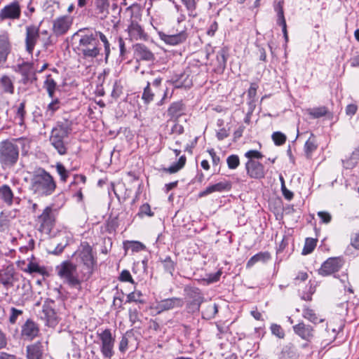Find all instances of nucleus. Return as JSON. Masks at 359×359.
Returning a JSON list of instances; mask_svg holds the SVG:
<instances>
[{
    "instance_id": "obj_1",
    "label": "nucleus",
    "mask_w": 359,
    "mask_h": 359,
    "mask_svg": "<svg viewBox=\"0 0 359 359\" xmlns=\"http://www.w3.org/2000/svg\"><path fill=\"white\" fill-rule=\"evenodd\" d=\"M56 187L54 177L45 169L40 168L33 172L29 189L34 195L41 198L49 196Z\"/></svg>"
},
{
    "instance_id": "obj_2",
    "label": "nucleus",
    "mask_w": 359,
    "mask_h": 359,
    "mask_svg": "<svg viewBox=\"0 0 359 359\" xmlns=\"http://www.w3.org/2000/svg\"><path fill=\"white\" fill-rule=\"evenodd\" d=\"M72 121L64 120L57 122L55 127L52 129L50 142L60 155L67 153V138L72 131Z\"/></svg>"
},
{
    "instance_id": "obj_3",
    "label": "nucleus",
    "mask_w": 359,
    "mask_h": 359,
    "mask_svg": "<svg viewBox=\"0 0 359 359\" xmlns=\"http://www.w3.org/2000/svg\"><path fill=\"white\" fill-rule=\"evenodd\" d=\"M18 140L7 139L0 142V165L3 169L11 168L17 164L20 156Z\"/></svg>"
},
{
    "instance_id": "obj_4",
    "label": "nucleus",
    "mask_w": 359,
    "mask_h": 359,
    "mask_svg": "<svg viewBox=\"0 0 359 359\" xmlns=\"http://www.w3.org/2000/svg\"><path fill=\"white\" fill-rule=\"evenodd\" d=\"M143 81L147 83L146 86L143 88L142 94V100L145 104H149L154 102L156 97L160 95L161 92L162 81L161 76H158L152 79L154 72L153 71L142 72Z\"/></svg>"
},
{
    "instance_id": "obj_5",
    "label": "nucleus",
    "mask_w": 359,
    "mask_h": 359,
    "mask_svg": "<svg viewBox=\"0 0 359 359\" xmlns=\"http://www.w3.org/2000/svg\"><path fill=\"white\" fill-rule=\"evenodd\" d=\"M116 337L110 328L100 327L96 331V339L94 341L100 345V351L106 358H111L114 354Z\"/></svg>"
},
{
    "instance_id": "obj_6",
    "label": "nucleus",
    "mask_w": 359,
    "mask_h": 359,
    "mask_svg": "<svg viewBox=\"0 0 359 359\" xmlns=\"http://www.w3.org/2000/svg\"><path fill=\"white\" fill-rule=\"evenodd\" d=\"M56 211L53 205L46 207L35 219L37 230L41 233L49 235L55 225Z\"/></svg>"
},
{
    "instance_id": "obj_7",
    "label": "nucleus",
    "mask_w": 359,
    "mask_h": 359,
    "mask_svg": "<svg viewBox=\"0 0 359 359\" xmlns=\"http://www.w3.org/2000/svg\"><path fill=\"white\" fill-rule=\"evenodd\" d=\"M186 308L189 313H194L200 310L204 297L201 290L196 287L187 285L184 289Z\"/></svg>"
},
{
    "instance_id": "obj_8",
    "label": "nucleus",
    "mask_w": 359,
    "mask_h": 359,
    "mask_svg": "<svg viewBox=\"0 0 359 359\" xmlns=\"http://www.w3.org/2000/svg\"><path fill=\"white\" fill-rule=\"evenodd\" d=\"M57 276L65 283L72 287L79 285L76 275V266L69 261H64L55 267Z\"/></svg>"
},
{
    "instance_id": "obj_9",
    "label": "nucleus",
    "mask_w": 359,
    "mask_h": 359,
    "mask_svg": "<svg viewBox=\"0 0 359 359\" xmlns=\"http://www.w3.org/2000/svg\"><path fill=\"white\" fill-rule=\"evenodd\" d=\"M50 33L46 30L39 32V27L36 25H29L26 27V45H49Z\"/></svg>"
},
{
    "instance_id": "obj_10",
    "label": "nucleus",
    "mask_w": 359,
    "mask_h": 359,
    "mask_svg": "<svg viewBox=\"0 0 359 359\" xmlns=\"http://www.w3.org/2000/svg\"><path fill=\"white\" fill-rule=\"evenodd\" d=\"M345 259L343 257H331L323 262L318 269V275L326 277L334 276L338 273L344 266Z\"/></svg>"
},
{
    "instance_id": "obj_11",
    "label": "nucleus",
    "mask_w": 359,
    "mask_h": 359,
    "mask_svg": "<svg viewBox=\"0 0 359 359\" xmlns=\"http://www.w3.org/2000/svg\"><path fill=\"white\" fill-rule=\"evenodd\" d=\"M158 34L161 39L168 45H177L179 43H182L185 42L188 36L185 29H177L176 32L172 29L168 31L167 34L160 32Z\"/></svg>"
},
{
    "instance_id": "obj_12",
    "label": "nucleus",
    "mask_w": 359,
    "mask_h": 359,
    "mask_svg": "<svg viewBox=\"0 0 359 359\" xmlns=\"http://www.w3.org/2000/svg\"><path fill=\"white\" fill-rule=\"evenodd\" d=\"M21 15V8L18 1H13L5 6L0 11V21L5 20H18Z\"/></svg>"
},
{
    "instance_id": "obj_13",
    "label": "nucleus",
    "mask_w": 359,
    "mask_h": 359,
    "mask_svg": "<svg viewBox=\"0 0 359 359\" xmlns=\"http://www.w3.org/2000/svg\"><path fill=\"white\" fill-rule=\"evenodd\" d=\"M15 72L22 75V82L24 84L32 83L36 80V71L32 63L22 62L18 65Z\"/></svg>"
},
{
    "instance_id": "obj_14",
    "label": "nucleus",
    "mask_w": 359,
    "mask_h": 359,
    "mask_svg": "<svg viewBox=\"0 0 359 359\" xmlns=\"http://www.w3.org/2000/svg\"><path fill=\"white\" fill-rule=\"evenodd\" d=\"M247 175L252 179L260 180L265 177L264 166L258 161H248L245 165Z\"/></svg>"
},
{
    "instance_id": "obj_15",
    "label": "nucleus",
    "mask_w": 359,
    "mask_h": 359,
    "mask_svg": "<svg viewBox=\"0 0 359 359\" xmlns=\"http://www.w3.org/2000/svg\"><path fill=\"white\" fill-rule=\"evenodd\" d=\"M0 280H1V284L6 289L14 285L17 278L15 268L12 264L4 266L0 269Z\"/></svg>"
},
{
    "instance_id": "obj_16",
    "label": "nucleus",
    "mask_w": 359,
    "mask_h": 359,
    "mask_svg": "<svg viewBox=\"0 0 359 359\" xmlns=\"http://www.w3.org/2000/svg\"><path fill=\"white\" fill-rule=\"evenodd\" d=\"M292 329L295 334L307 341H310L315 336L313 327L302 320L294 325Z\"/></svg>"
},
{
    "instance_id": "obj_17",
    "label": "nucleus",
    "mask_w": 359,
    "mask_h": 359,
    "mask_svg": "<svg viewBox=\"0 0 359 359\" xmlns=\"http://www.w3.org/2000/svg\"><path fill=\"white\" fill-rule=\"evenodd\" d=\"M72 22V18L69 15H64L57 18L53 22V32L57 35L65 34L70 28Z\"/></svg>"
},
{
    "instance_id": "obj_18",
    "label": "nucleus",
    "mask_w": 359,
    "mask_h": 359,
    "mask_svg": "<svg viewBox=\"0 0 359 359\" xmlns=\"http://www.w3.org/2000/svg\"><path fill=\"white\" fill-rule=\"evenodd\" d=\"M231 187L232 184L231 182L228 180H224L215 184L208 186L205 188V189L198 194V196L202 198L214 192L228 191L231 189Z\"/></svg>"
},
{
    "instance_id": "obj_19",
    "label": "nucleus",
    "mask_w": 359,
    "mask_h": 359,
    "mask_svg": "<svg viewBox=\"0 0 359 359\" xmlns=\"http://www.w3.org/2000/svg\"><path fill=\"white\" fill-rule=\"evenodd\" d=\"M37 325L32 320L28 319L22 326L21 336L23 339L31 341L39 334Z\"/></svg>"
},
{
    "instance_id": "obj_20",
    "label": "nucleus",
    "mask_w": 359,
    "mask_h": 359,
    "mask_svg": "<svg viewBox=\"0 0 359 359\" xmlns=\"http://www.w3.org/2000/svg\"><path fill=\"white\" fill-rule=\"evenodd\" d=\"M345 326V320L340 315H334L327 323L326 330L333 333V338L343 331Z\"/></svg>"
},
{
    "instance_id": "obj_21",
    "label": "nucleus",
    "mask_w": 359,
    "mask_h": 359,
    "mask_svg": "<svg viewBox=\"0 0 359 359\" xmlns=\"http://www.w3.org/2000/svg\"><path fill=\"white\" fill-rule=\"evenodd\" d=\"M74 255L78 263L88 267L90 263V245L88 243L82 241Z\"/></svg>"
},
{
    "instance_id": "obj_22",
    "label": "nucleus",
    "mask_w": 359,
    "mask_h": 359,
    "mask_svg": "<svg viewBox=\"0 0 359 359\" xmlns=\"http://www.w3.org/2000/svg\"><path fill=\"white\" fill-rule=\"evenodd\" d=\"M182 305L183 302L181 298L172 297L162 299L158 302L156 304V309L158 310V313H161L163 311L171 310L174 308L181 307Z\"/></svg>"
},
{
    "instance_id": "obj_23",
    "label": "nucleus",
    "mask_w": 359,
    "mask_h": 359,
    "mask_svg": "<svg viewBox=\"0 0 359 359\" xmlns=\"http://www.w3.org/2000/svg\"><path fill=\"white\" fill-rule=\"evenodd\" d=\"M283 4V0L279 1L274 5V10L277 13V24L282 27V31L285 39V42H287L288 35L287 31L286 20L284 16Z\"/></svg>"
},
{
    "instance_id": "obj_24",
    "label": "nucleus",
    "mask_w": 359,
    "mask_h": 359,
    "mask_svg": "<svg viewBox=\"0 0 359 359\" xmlns=\"http://www.w3.org/2000/svg\"><path fill=\"white\" fill-rule=\"evenodd\" d=\"M0 201L8 207L12 206L15 201H18L17 203H19V198L14 196L11 188L8 184L0 187Z\"/></svg>"
},
{
    "instance_id": "obj_25",
    "label": "nucleus",
    "mask_w": 359,
    "mask_h": 359,
    "mask_svg": "<svg viewBox=\"0 0 359 359\" xmlns=\"http://www.w3.org/2000/svg\"><path fill=\"white\" fill-rule=\"evenodd\" d=\"M128 34L130 40H140L144 42H148L149 36L146 34L142 27L138 24H132L128 28Z\"/></svg>"
},
{
    "instance_id": "obj_26",
    "label": "nucleus",
    "mask_w": 359,
    "mask_h": 359,
    "mask_svg": "<svg viewBox=\"0 0 359 359\" xmlns=\"http://www.w3.org/2000/svg\"><path fill=\"white\" fill-rule=\"evenodd\" d=\"M168 82L171 83L175 88H190L193 84V79L184 71L180 75L173 76Z\"/></svg>"
},
{
    "instance_id": "obj_27",
    "label": "nucleus",
    "mask_w": 359,
    "mask_h": 359,
    "mask_svg": "<svg viewBox=\"0 0 359 359\" xmlns=\"http://www.w3.org/2000/svg\"><path fill=\"white\" fill-rule=\"evenodd\" d=\"M27 359H41L43 353V346L41 341H36L26 347Z\"/></svg>"
},
{
    "instance_id": "obj_28",
    "label": "nucleus",
    "mask_w": 359,
    "mask_h": 359,
    "mask_svg": "<svg viewBox=\"0 0 359 359\" xmlns=\"http://www.w3.org/2000/svg\"><path fill=\"white\" fill-rule=\"evenodd\" d=\"M185 105L182 100L172 102L168 109V115L171 120H177L184 114Z\"/></svg>"
},
{
    "instance_id": "obj_29",
    "label": "nucleus",
    "mask_w": 359,
    "mask_h": 359,
    "mask_svg": "<svg viewBox=\"0 0 359 359\" xmlns=\"http://www.w3.org/2000/svg\"><path fill=\"white\" fill-rule=\"evenodd\" d=\"M302 316L304 319L309 320L314 325H317L325 321V318L318 314L316 311L309 306H304L302 309Z\"/></svg>"
},
{
    "instance_id": "obj_30",
    "label": "nucleus",
    "mask_w": 359,
    "mask_h": 359,
    "mask_svg": "<svg viewBox=\"0 0 359 359\" xmlns=\"http://www.w3.org/2000/svg\"><path fill=\"white\" fill-rule=\"evenodd\" d=\"M318 144L316 135L311 133L309 139L306 141L304 146V151L307 158L312 157L313 153L317 150Z\"/></svg>"
},
{
    "instance_id": "obj_31",
    "label": "nucleus",
    "mask_w": 359,
    "mask_h": 359,
    "mask_svg": "<svg viewBox=\"0 0 359 359\" xmlns=\"http://www.w3.org/2000/svg\"><path fill=\"white\" fill-rule=\"evenodd\" d=\"M186 74L189 75L192 79L199 76L200 74L206 72V67L198 62H194L189 64L188 67L184 70Z\"/></svg>"
},
{
    "instance_id": "obj_32",
    "label": "nucleus",
    "mask_w": 359,
    "mask_h": 359,
    "mask_svg": "<svg viewBox=\"0 0 359 359\" xmlns=\"http://www.w3.org/2000/svg\"><path fill=\"white\" fill-rule=\"evenodd\" d=\"M307 114L313 118H319L323 116L332 118L333 114L330 111L327 107L320 106L318 107L309 108L306 110Z\"/></svg>"
},
{
    "instance_id": "obj_33",
    "label": "nucleus",
    "mask_w": 359,
    "mask_h": 359,
    "mask_svg": "<svg viewBox=\"0 0 359 359\" xmlns=\"http://www.w3.org/2000/svg\"><path fill=\"white\" fill-rule=\"evenodd\" d=\"M271 254L266 251V252H259L255 255H253L246 263V268L250 269L252 268L255 264H256L257 262H266L269 259H271Z\"/></svg>"
},
{
    "instance_id": "obj_34",
    "label": "nucleus",
    "mask_w": 359,
    "mask_h": 359,
    "mask_svg": "<svg viewBox=\"0 0 359 359\" xmlns=\"http://www.w3.org/2000/svg\"><path fill=\"white\" fill-rule=\"evenodd\" d=\"M299 354L297 349L292 344L285 345L283 348L280 355V359H299Z\"/></svg>"
},
{
    "instance_id": "obj_35",
    "label": "nucleus",
    "mask_w": 359,
    "mask_h": 359,
    "mask_svg": "<svg viewBox=\"0 0 359 359\" xmlns=\"http://www.w3.org/2000/svg\"><path fill=\"white\" fill-rule=\"evenodd\" d=\"M134 54L137 60L151 61L154 59V54L147 46H137Z\"/></svg>"
},
{
    "instance_id": "obj_36",
    "label": "nucleus",
    "mask_w": 359,
    "mask_h": 359,
    "mask_svg": "<svg viewBox=\"0 0 359 359\" xmlns=\"http://www.w3.org/2000/svg\"><path fill=\"white\" fill-rule=\"evenodd\" d=\"M259 86L256 83H251L250 88L247 91L248 104L250 109L252 111L255 108L257 101V91Z\"/></svg>"
},
{
    "instance_id": "obj_37",
    "label": "nucleus",
    "mask_w": 359,
    "mask_h": 359,
    "mask_svg": "<svg viewBox=\"0 0 359 359\" xmlns=\"http://www.w3.org/2000/svg\"><path fill=\"white\" fill-rule=\"evenodd\" d=\"M109 4L108 0H95V13L100 18L107 17L109 13Z\"/></svg>"
},
{
    "instance_id": "obj_38",
    "label": "nucleus",
    "mask_w": 359,
    "mask_h": 359,
    "mask_svg": "<svg viewBox=\"0 0 359 359\" xmlns=\"http://www.w3.org/2000/svg\"><path fill=\"white\" fill-rule=\"evenodd\" d=\"M123 248L126 251L131 250L133 252H139L146 250V245L137 241H126L123 242Z\"/></svg>"
},
{
    "instance_id": "obj_39",
    "label": "nucleus",
    "mask_w": 359,
    "mask_h": 359,
    "mask_svg": "<svg viewBox=\"0 0 359 359\" xmlns=\"http://www.w3.org/2000/svg\"><path fill=\"white\" fill-rule=\"evenodd\" d=\"M24 271L30 274L38 273L43 276L47 273L46 269L44 266H41L38 263L33 261H30L28 263L27 268L24 269Z\"/></svg>"
},
{
    "instance_id": "obj_40",
    "label": "nucleus",
    "mask_w": 359,
    "mask_h": 359,
    "mask_svg": "<svg viewBox=\"0 0 359 359\" xmlns=\"http://www.w3.org/2000/svg\"><path fill=\"white\" fill-rule=\"evenodd\" d=\"M186 163L187 157L184 155H182L179 158L177 162L172 164L167 168H164V171L170 174L176 173L185 166Z\"/></svg>"
},
{
    "instance_id": "obj_41",
    "label": "nucleus",
    "mask_w": 359,
    "mask_h": 359,
    "mask_svg": "<svg viewBox=\"0 0 359 359\" xmlns=\"http://www.w3.org/2000/svg\"><path fill=\"white\" fill-rule=\"evenodd\" d=\"M218 312L216 304H209L202 310V317L206 320H210L215 318Z\"/></svg>"
},
{
    "instance_id": "obj_42",
    "label": "nucleus",
    "mask_w": 359,
    "mask_h": 359,
    "mask_svg": "<svg viewBox=\"0 0 359 359\" xmlns=\"http://www.w3.org/2000/svg\"><path fill=\"white\" fill-rule=\"evenodd\" d=\"M318 240L313 238H306L304 248L302 249V254L303 255H307L311 254L316 248L317 245Z\"/></svg>"
},
{
    "instance_id": "obj_43",
    "label": "nucleus",
    "mask_w": 359,
    "mask_h": 359,
    "mask_svg": "<svg viewBox=\"0 0 359 359\" xmlns=\"http://www.w3.org/2000/svg\"><path fill=\"white\" fill-rule=\"evenodd\" d=\"M56 86V82L52 76L50 75H48L46 81H44L43 88L46 90L49 97L51 98L54 96Z\"/></svg>"
},
{
    "instance_id": "obj_44",
    "label": "nucleus",
    "mask_w": 359,
    "mask_h": 359,
    "mask_svg": "<svg viewBox=\"0 0 359 359\" xmlns=\"http://www.w3.org/2000/svg\"><path fill=\"white\" fill-rule=\"evenodd\" d=\"M0 86L4 91L13 94L14 92V86L11 79L8 76H4L0 79Z\"/></svg>"
},
{
    "instance_id": "obj_45",
    "label": "nucleus",
    "mask_w": 359,
    "mask_h": 359,
    "mask_svg": "<svg viewBox=\"0 0 359 359\" xmlns=\"http://www.w3.org/2000/svg\"><path fill=\"white\" fill-rule=\"evenodd\" d=\"M186 9L189 12V15L192 18L197 16L196 12L198 0H181Z\"/></svg>"
},
{
    "instance_id": "obj_46",
    "label": "nucleus",
    "mask_w": 359,
    "mask_h": 359,
    "mask_svg": "<svg viewBox=\"0 0 359 359\" xmlns=\"http://www.w3.org/2000/svg\"><path fill=\"white\" fill-rule=\"evenodd\" d=\"M126 302L144 304L145 301L142 299V293L140 291H134L127 295Z\"/></svg>"
},
{
    "instance_id": "obj_47",
    "label": "nucleus",
    "mask_w": 359,
    "mask_h": 359,
    "mask_svg": "<svg viewBox=\"0 0 359 359\" xmlns=\"http://www.w3.org/2000/svg\"><path fill=\"white\" fill-rule=\"evenodd\" d=\"M25 102H22L18 107L17 111L15 116V120L20 126L24 124L25 111Z\"/></svg>"
},
{
    "instance_id": "obj_48",
    "label": "nucleus",
    "mask_w": 359,
    "mask_h": 359,
    "mask_svg": "<svg viewBox=\"0 0 359 359\" xmlns=\"http://www.w3.org/2000/svg\"><path fill=\"white\" fill-rule=\"evenodd\" d=\"M309 278V274L306 270H299L293 275L292 281L294 285H299L305 282Z\"/></svg>"
},
{
    "instance_id": "obj_49",
    "label": "nucleus",
    "mask_w": 359,
    "mask_h": 359,
    "mask_svg": "<svg viewBox=\"0 0 359 359\" xmlns=\"http://www.w3.org/2000/svg\"><path fill=\"white\" fill-rule=\"evenodd\" d=\"M271 138L273 143L276 146L283 145L287 141V136L284 133L279 131L273 133Z\"/></svg>"
},
{
    "instance_id": "obj_50",
    "label": "nucleus",
    "mask_w": 359,
    "mask_h": 359,
    "mask_svg": "<svg viewBox=\"0 0 359 359\" xmlns=\"http://www.w3.org/2000/svg\"><path fill=\"white\" fill-rule=\"evenodd\" d=\"M154 215V212L151 211V207L149 203H145L142 204L139 209L137 216L140 218H143L145 216L153 217Z\"/></svg>"
},
{
    "instance_id": "obj_51",
    "label": "nucleus",
    "mask_w": 359,
    "mask_h": 359,
    "mask_svg": "<svg viewBox=\"0 0 359 359\" xmlns=\"http://www.w3.org/2000/svg\"><path fill=\"white\" fill-rule=\"evenodd\" d=\"M226 164L230 170H235L240 165V158L236 154H231L226 158Z\"/></svg>"
},
{
    "instance_id": "obj_52",
    "label": "nucleus",
    "mask_w": 359,
    "mask_h": 359,
    "mask_svg": "<svg viewBox=\"0 0 359 359\" xmlns=\"http://www.w3.org/2000/svg\"><path fill=\"white\" fill-rule=\"evenodd\" d=\"M162 264L165 271L172 275L175 269L176 263L172 260L170 257L168 256L162 260Z\"/></svg>"
},
{
    "instance_id": "obj_53",
    "label": "nucleus",
    "mask_w": 359,
    "mask_h": 359,
    "mask_svg": "<svg viewBox=\"0 0 359 359\" xmlns=\"http://www.w3.org/2000/svg\"><path fill=\"white\" fill-rule=\"evenodd\" d=\"M57 174L60 176V180L65 182L69 177V171L60 163H57L55 165Z\"/></svg>"
},
{
    "instance_id": "obj_54",
    "label": "nucleus",
    "mask_w": 359,
    "mask_h": 359,
    "mask_svg": "<svg viewBox=\"0 0 359 359\" xmlns=\"http://www.w3.org/2000/svg\"><path fill=\"white\" fill-rule=\"evenodd\" d=\"M84 31L82 29L79 30L73 36L74 40H78L80 45L90 44V37L83 34Z\"/></svg>"
},
{
    "instance_id": "obj_55",
    "label": "nucleus",
    "mask_w": 359,
    "mask_h": 359,
    "mask_svg": "<svg viewBox=\"0 0 359 359\" xmlns=\"http://www.w3.org/2000/svg\"><path fill=\"white\" fill-rule=\"evenodd\" d=\"M271 333L279 339H283L285 333L283 327L278 324L273 323L270 326Z\"/></svg>"
},
{
    "instance_id": "obj_56",
    "label": "nucleus",
    "mask_w": 359,
    "mask_h": 359,
    "mask_svg": "<svg viewBox=\"0 0 359 359\" xmlns=\"http://www.w3.org/2000/svg\"><path fill=\"white\" fill-rule=\"evenodd\" d=\"M60 107V102L58 99L53 100L47 107L46 115L52 116L55 111Z\"/></svg>"
},
{
    "instance_id": "obj_57",
    "label": "nucleus",
    "mask_w": 359,
    "mask_h": 359,
    "mask_svg": "<svg viewBox=\"0 0 359 359\" xmlns=\"http://www.w3.org/2000/svg\"><path fill=\"white\" fill-rule=\"evenodd\" d=\"M100 41L104 43V45H109L107 36L105 34L100 32H95L94 34L91 33V43H99Z\"/></svg>"
},
{
    "instance_id": "obj_58",
    "label": "nucleus",
    "mask_w": 359,
    "mask_h": 359,
    "mask_svg": "<svg viewBox=\"0 0 359 359\" xmlns=\"http://www.w3.org/2000/svg\"><path fill=\"white\" fill-rule=\"evenodd\" d=\"M245 156L248 159V161H256V159H262L264 155L257 150L251 149L245 153Z\"/></svg>"
},
{
    "instance_id": "obj_59",
    "label": "nucleus",
    "mask_w": 359,
    "mask_h": 359,
    "mask_svg": "<svg viewBox=\"0 0 359 359\" xmlns=\"http://www.w3.org/2000/svg\"><path fill=\"white\" fill-rule=\"evenodd\" d=\"M140 311L136 308H130L128 310V317L130 322L134 325L137 322L140 321Z\"/></svg>"
},
{
    "instance_id": "obj_60",
    "label": "nucleus",
    "mask_w": 359,
    "mask_h": 359,
    "mask_svg": "<svg viewBox=\"0 0 359 359\" xmlns=\"http://www.w3.org/2000/svg\"><path fill=\"white\" fill-rule=\"evenodd\" d=\"M317 215L320 218V222L326 224L330 223L332 219L331 214L327 211H319Z\"/></svg>"
},
{
    "instance_id": "obj_61",
    "label": "nucleus",
    "mask_w": 359,
    "mask_h": 359,
    "mask_svg": "<svg viewBox=\"0 0 359 359\" xmlns=\"http://www.w3.org/2000/svg\"><path fill=\"white\" fill-rule=\"evenodd\" d=\"M119 280L121 282H128L130 283H135L134 280L128 270H123L120 273Z\"/></svg>"
},
{
    "instance_id": "obj_62",
    "label": "nucleus",
    "mask_w": 359,
    "mask_h": 359,
    "mask_svg": "<svg viewBox=\"0 0 359 359\" xmlns=\"http://www.w3.org/2000/svg\"><path fill=\"white\" fill-rule=\"evenodd\" d=\"M43 313L49 323H53L55 322V313L51 309H44Z\"/></svg>"
},
{
    "instance_id": "obj_63",
    "label": "nucleus",
    "mask_w": 359,
    "mask_h": 359,
    "mask_svg": "<svg viewBox=\"0 0 359 359\" xmlns=\"http://www.w3.org/2000/svg\"><path fill=\"white\" fill-rule=\"evenodd\" d=\"M222 272L221 269H219L215 273H210L208 275V277L205 279V280L207 281L208 283H212L217 282L219 280V278L222 276Z\"/></svg>"
},
{
    "instance_id": "obj_64",
    "label": "nucleus",
    "mask_w": 359,
    "mask_h": 359,
    "mask_svg": "<svg viewBox=\"0 0 359 359\" xmlns=\"http://www.w3.org/2000/svg\"><path fill=\"white\" fill-rule=\"evenodd\" d=\"M350 245L355 250H359V231L351 236Z\"/></svg>"
}]
</instances>
